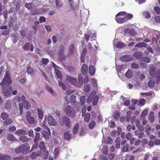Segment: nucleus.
I'll list each match as a JSON object with an SVG mask.
<instances>
[{
	"label": "nucleus",
	"mask_w": 160,
	"mask_h": 160,
	"mask_svg": "<svg viewBox=\"0 0 160 160\" xmlns=\"http://www.w3.org/2000/svg\"><path fill=\"white\" fill-rule=\"evenodd\" d=\"M149 74L151 78H156V83L158 84L160 80V69L156 71V69L153 68H151L149 69Z\"/></svg>",
	"instance_id": "nucleus-1"
},
{
	"label": "nucleus",
	"mask_w": 160,
	"mask_h": 160,
	"mask_svg": "<svg viewBox=\"0 0 160 160\" xmlns=\"http://www.w3.org/2000/svg\"><path fill=\"white\" fill-rule=\"evenodd\" d=\"M99 99V96L96 95V92L95 91L92 92L89 96L87 99V102L88 103H90L92 101V104L94 106L97 105L98 101Z\"/></svg>",
	"instance_id": "nucleus-2"
},
{
	"label": "nucleus",
	"mask_w": 160,
	"mask_h": 160,
	"mask_svg": "<svg viewBox=\"0 0 160 160\" xmlns=\"http://www.w3.org/2000/svg\"><path fill=\"white\" fill-rule=\"evenodd\" d=\"M30 150V147L27 144H24L20 145L15 150V152L17 153L22 152L23 154H25L27 153Z\"/></svg>",
	"instance_id": "nucleus-3"
},
{
	"label": "nucleus",
	"mask_w": 160,
	"mask_h": 160,
	"mask_svg": "<svg viewBox=\"0 0 160 160\" xmlns=\"http://www.w3.org/2000/svg\"><path fill=\"white\" fill-rule=\"evenodd\" d=\"M60 123L62 126H66L69 128L72 126L70 119L68 117L64 116L60 118Z\"/></svg>",
	"instance_id": "nucleus-4"
},
{
	"label": "nucleus",
	"mask_w": 160,
	"mask_h": 160,
	"mask_svg": "<svg viewBox=\"0 0 160 160\" xmlns=\"http://www.w3.org/2000/svg\"><path fill=\"white\" fill-rule=\"evenodd\" d=\"M66 80L68 83L76 87H79V85L76 78L70 76H67Z\"/></svg>",
	"instance_id": "nucleus-5"
},
{
	"label": "nucleus",
	"mask_w": 160,
	"mask_h": 160,
	"mask_svg": "<svg viewBox=\"0 0 160 160\" xmlns=\"http://www.w3.org/2000/svg\"><path fill=\"white\" fill-rule=\"evenodd\" d=\"M12 83V81L10 79V74L7 72L4 76V79L2 81L0 85L2 86L10 85Z\"/></svg>",
	"instance_id": "nucleus-6"
},
{
	"label": "nucleus",
	"mask_w": 160,
	"mask_h": 160,
	"mask_svg": "<svg viewBox=\"0 0 160 160\" xmlns=\"http://www.w3.org/2000/svg\"><path fill=\"white\" fill-rule=\"evenodd\" d=\"M12 88L10 85L2 86V93L4 96L8 97L11 93Z\"/></svg>",
	"instance_id": "nucleus-7"
},
{
	"label": "nucleus",
	"mask_w": 160,
	"mask_h": 160,
	"mask_svg": "<svg viewBox=\"0 0 160 160\" xmlns=\"http://www.w3.org/2000/svg\"><path fill=\"white\" fill-rule=\"evenodd\" d=\"M64 111L66 115L68 117L73 118L75 116L76 113L75 110L71 108L69 105L67 106Z\"/></svg>",
	"instance_id": "nucleus-8"
},
{
	"label": "nucleus",
	"mask_w": 160,
	"mask_h": 160,
	"mask_svg": "<svg viewBox=\"0 0 160 160\" xmlns=\"http://www.w3.org/2000/svg\"><path fill=\"white\" fill-rule=\"evenodd\" d=\"M25 117L27 121L30 124L35 123V119L34 118L31 116V114L30 112H28L26 113Z\"/></svg>",
	"instance_id": "nucleus-9"
},
{
	"label": "nucleus",
	"mask_w": 160,
	"mask_h": 160,
	"mask_svg": "<svg viewBox=\"0 0 160 160\" xmlns=\"http://www.w3.org/2000/svg\"><path fill=\"white\" fill-rule=\"evenodd\" d=\"M124 32L126 34H129L131 36H135L137 34L136 32L133 29L127 28L125 29L124 30Z\"/></svg>",
	"instance_id": "nucleus-10"
},
{
	"label": "nucleus",
	"mask_w": 160,
	"mask_h": 160,
	"mask_svg": "<svg viewBox=\"0 0 160 160\" xmlns=\"http://www.w3.org/2000/svg\"><path fill=\"white\" fill-rule=\"evenodd\" d=\"M48 118V124L49 125L53 126H56L57 125V123L52 116H49Z\"/></svg>",
	"instance_id": "nucleus-11"
},
{
	"label": "nucleus",
	"mask_w": 160,
	"mask_h": 160,
	"mask_svg": "<svg viewBox=\"0 0 160 160\" xmlns=\"http://www.w3.org/2000/svg\"><path fill=\"white\" fill-rule=\"evenodd\" d=\"M74 49V45L73 44H71L69 45L68 49V56H71L73 54Z\"/></svg>",
	"instance_id": "nucleus-12"
},
{
	"label": "nucleus",
	"mask_w": 160,
	"mask_h": 160,
	"mask_svg": "<svg viewBox=\"0 0 160 160\" xmlns=\"http://www.w3.org/2000/svg\"><path fill=\"white\" fill-rule=\"evenodd\" d=\"M143 55V53L140 51H137L134 52L133 56L137 59H140L142 58Z\"/></svg>",
	"instance_id": "nucleus-13"
},
{
	"label": "nucleus",
	"mask_w": 160,
	"mask_h": 160,
	"mask_svg": "<svg viewBox=\"0 0 160 160\" xmlns=\"http://www.w3.org/2000/svg\"><path fill=\"white\" fill-rule=\"evenodd\" d=\"M88 68L87 65L85 64H83L81 68V72L84 75H86L88 71Z\"/></svg>",
	"instance_id": "nucleus-14"
},
{
	"label": "nucleus",
	"mask_w": 160,
	"mask_h": 160,
	"mask_svg": "<svg viewBox=\"0 0 160 160\" xmlns=\"http://www.w3.org/2000/svg\"><path fill=\"white\" fill-rule=\"evenodd\" d=\"M41 133L42 136L46 139L48 140L49 138V134L50 133V132H47L44 130H42L41 131Z\"/></svg>",
	"instance_id": "nucleus-15"
},
{
	"label": "nucleus",
	"mask_w": 160,
	"mask_h": 160,
	"mask_svg": "<svg viewBox=\"0 0 160 160\" xmlns=\"http://www.w3.org/2000/svg\"><path fill=\"white\" fill-rule=\"evenodd\" d=\"M154 113L152 111H150L148 115V119L151 123H153L155 120Z\"/></svg>",
	"instance_id": "nucleus-16"
},
{
	"label": "nucleus",
	"mask_w": 160,
	"mask_h": 160,
	"mask_svg": "<svg viewBox=\"0 0 160 160\" xmlns=\"http://www.w3.org/2000/svg\"><path fill=\"white\" fill-rule=\"evenodd\" d=\"M42 107L37 108V111L38 118L40 119H42L43 117V114L42 110Z\"/></svg>",
	"instance_id": "nucleus-17"
},
{
	"label": "nucleus",
	"mask_w": 160,
	"mask_h": 160,
	"mask_svg": "<svg viewBox=\"0 0 160 160\" xmlns=\"http://www.w3.org/2000/svg\"><path fill=\"white\" fill-rule=\"evenodd\" d=\"M15 133L17 135H24L26 134V131L24 129H19L17 130Z\"/></svg>",
	"instance_id": "nucleus-18"
},
{
	"label": "nucleus",
	"mask_w": 160,
	"mask_h": 160,
	"mask_svg": "<svg viewBox=\"0 0 160 160\" xmlns=\"http://www.w3.org/2000/svg\"><path fill=\"white\" fill-rule=\"evenodd\" d=\"M63 135L64 139L67 140H69L71 139L72 135L69 131L65 132Z\"/></svg>",
	"instance_id": "nucleus-19"
},
{
	"label": "nucleus",
	"mask_w": 160,
	"mask_h": 160,
	"mask_svg": "<svg viewBox=\"0 0 160 160\" xmlns=\"http://www.w3.org/2000/svg\"><path fill=\"white\" fill-rule=\"evenodd\" d=\"M7 139L11 142H14L17 141V139L12 135L9 133L7 136Z\"/></svg>",
	"instance_id": "nucleus-20"
},
{
	"label": "nucleus",
	"mask_w": 160,
	"mask_h": 160,
	"mask_svg": "<svg viewBox=\"0 0 160 160\" xmlns=\"http://www.w3.org/2000/svg\"><path fill=\"white\" fill-rule=\"evenodd\" d=\"M115 18L116 20L118 23H122L126 22L124 17L123 18L118 17H116V16Z\"/></svg>",
	"instance_id": "nucleus-21"
},
{
	"label": "nucleus",
	"mask_w": 160,
	"mask_h": 160,
	"mask_svg": "<svg viewBox=\"0 0 160 160\" xmlns=\"http://www.w3.org/2000/svg\"><path fill=\"white\" fill-rule=\"evenodd\" d=\"M95 72V67L92 65H91L89 68V72L91 75H94Z\"/></svg>",
	"instance_id": "nucleus-22"
},
{
	"label": "nucleus",
	"mask_w": 160,
	"mask_h": 160,
	"mask_svg": "<svg viewBox=\"0 0 160 160\" xmlns=\"http://www.w3.org/2000/svg\"><path fill=\"white\" fill-rule=\"evenodd\" d=\"M10 159V156L0 153V160H9Z\"/></svg>",
	"instance_id": "nucleus-23"
},
{
	"label": "nucleus",
	"mask_w": 160,
	"mask_h": 160,
	"mask_svg": "<svg viewBox=\"0 0 160 160\" xmlns=\"http://www.w3.org/2000/svg\"><path fill=\"white\" fill-rule=\"evenodd\" d=\"M79 127V124L78 123H76L74 125L72 132L73 134H75L78 132Z\"/></svg>",
	"instance_id": "nucleus-24"
},
{
	"label": "nucleus",
	"mask_w": 160,
	"mask_h": 160,
	"mask_svg": "<svg viewBox=\"0 0 160 160\" xmlns=\"http://www.w3.org/2000/svg\"><path fill=\"white\" fill-rule=\"evenodd\" d=\"M30 138L25 136L23 135L20 137L19 138V140L21 141L22 142H25L30 140Z\"/></svg>",
	"instance_id": "nucleus-25"
},
{
	"label": "nucleus",
	"mask_w": 160,
	"mask_h": 160,
	"mask_svg": "<svg viewBox=\"0 0 160 160\" xmlns=\"http://www.w3.org/2000/svg\"><path fill=\"white\" fill-rule=\"evenodd\" d=\"M121 140L120 138L119 137L117 138L115 140L116 143L115 147L116 148L118 149L119 148Z\"/></svg>",
	"instance_id": "nucleus-26"
},
{
	"label": "nucleus",
	"mask_w": 160,
	"mask_h": 160,
	"mask_svg": "<svg viewBox=\"0 0 160 160\" xmlns=\"http://www.w3.org/2000/svg\"><path fill=\"white\" fill-rule=\"evenodd\" d=\"M78 87L82 86L83 83V77L81 75H79L78 76Z\"/></svg>",
	"instance_id": "nucleus-27"
},
{
	"label": "nucleus",
	"mask_w": 160,
	"mask_h": 160,
	"mask_svg": "<svg viewBox=\"0 0 160 160\" xmlns=\"http://www.w3.org/2000/svg\"><path fill=\"white\" fill-rule=\"evenodd\" d=\"M129 148V145L127 144L122 148L121 152H127L128 151Z\"/></svg>",
	"instance_id": "nucleus-28"
},
{
	"label": "nucleus",
	"mask_w": 160,
	"mask_h": 160,
	"mask_svg": "<svg viewBox=\"0 0 160 160\" xmlns=\"http://www.w3.org/2000/svg\"><path fill=\"white\" fill-rule=\"evenodd\" d=\"M3 122V124L5 125H8L13 122V120L11 118L6 119Z\"/></svg>",
	"instance_id": "nucleus-29"
},
{
	"label": "nucleus",
	"mask_w": 160,
	"mask_h": 160,
	"mask_svg": "<svg viewBox=\"0 0 160 160\" xmlns=\"http://www.w3.org/2000/svg\"><path fill=\"white\" fill-rule=\"evenodd\" d=\"M113 117L115 120H118L120 117V112L118 111H116L113 114Z\"/></svg>",
	"instance_id": "nucleus-30"
},
{
	"label": "nucleus",
	"mask_w": 160,
	"mask_h": 160,
	"mask_svg": "<svg viewBox=\"0 0 160 160\" xmlns=\"http://www.w3.org/2000/svg\"><path fill=\"white\" fill-rule=\"evenodd\" d=\"M133 17V15L132 14L129 13H127L124 16V18L125 19V20L126 22L128 20L131 19Z\"/></svg>",
	"instance_id": "nucleus-31"
},
{
	"label": "nucleus",
	"mask_w": 160,
	"mask_h": 160,
	"mask_svg": "<svg viewBox=\"0 0 160 160\" xmlns=\"http://www.w3.org/2000/svg\"><path fill=\"white\" fill-rule=\"evenodd\" d=\"M143 15L144 17L146 18L150 19L151 17V15L149 12L147 11H145L143 12Z\"/></svg>",
	"instance_id": "nucleus-32"
},
{
	"label": "nucleus",
	"mask_w": 160,
	"mask_h": 160,
	"mask_svg": "<svg viewBox=\"0 0 160 160\" xmlns=\"http://www.w3.org/2000/svg\"><path fill=\"white\" fill-rule=\"evenodd\" d=\"M125 75L128 78H131L133 76V72L132 71L128 70L125 73Z\"/></svg>",
	"instance_id": "nucleus-33"
},
{
	"label": "nucleus",
	"mask_w": 160,
	"mask_h": 160,
	"mask_svg": "<svg viewBox=\"0 0 160 160\" xmlns=\"http://www.w3.org/2000/svg\"><path fill=\"white\" fill-rule=\"evenodd\" d=\"M55 72L56 74L57 77L60 79H62L61 74L59 70L57 69H55Z\"/></svg>",
	"instance_id": "nucleus-34"
},
{
	"label": "nucleus",
	"mask_w": 160,
	"mask_h": 160,
	"mask_svg": "<svg viewBox=\"0 0 160 160\" xmlns=\"http://www.w3.org/2000/svg\"><path fill=\"white\" fill-rule=\"evenodd\" d=\"M132 113V112L131 111H128L127 112V116L126 117V120L128 122L130 121L131 118V115Z\"/></svg>",
	"instance_id": "nucleus-35"
},
{
	"label": "nucleus",
	"mask_w": 160,
	"mask_h": 160,
	"mask_svg": "<svg viewBox=\"0 0 160 160\" xmlns=\"http://www.w3.org/2000/svg\"><path fill=\"white\" fill-rule=\"evenodd\" d=\"M39 146L40 149L42 151L46 149L45 147L44 143L43 142L41 141L40 142Z\"/></svg>",
	"instance_id": "nucleus-36"
},
{
	"label": "nucleus",
	"mask_w": 160,
	"mask_h": 160,
	"mask_svg": "<svg viewBox=\"0 0 160 160\" xmlns=\"http://www.w3.org/2000/svg\"><path fill=\"white\" fill-rule=\"evenodd\" d=\"M76 96L74 95H71L70 98V102L72 105L74 104L76 101Z\"/></svg>",
	"instance_id": "nucleus-37"
},
{
	"label": "nucleus",
	"mask_w": 160,
	"mask_h": 160,
	"mask_svg": "<svg viewBox=\"0 0 160 160\" xmlns=\"http://www.w3.org/2000/svg\"><path fill=\"white\" fill-rule=\"evenodd\" d=\"M9 117L8 113L6 112H2L1 114V117L3 120H5Z\"/></svg>",
	"instance_id": "nucleus-38"
},
{
	"label": "nucleus",
	"mask_w": 160,
	"mask_h": 160,
	"mask_svg": "<svg viewBox=\"0 0 160 160\" xmlns=\"http://www.w3.org/2000/svg\"><path fill=\"white\" fill-rule=\"evenodd\" d=\"M24 108L26 109H28L30 108V105L29 101H27L23 102Z\"/></svg>",
	"instance_id": "nucleus-39"
},
{
	"label": "nucleus",
	"mask_w": 160,
	"mask_h": 160,
	"mask_svg": "<svg viewBox=\"0 0 160 160\" xmlns=\"http://www.w3.org/2000/svg\"><path fill=\"white\" fill-rule=\"evenodd\" d=\"M40 137V133L38 132H36L35 138L34 139V142L35 143H37Z\"/></svg>",
	"instance_id": "nucleus-40"
},
{
	"label": "nucleus",
	"mask_w": 160,
	"mask_h": 160,
	"mask_svg": "<svg viewBox=\"0 0 160 160\" xmlns=\"http://www.w3.org/2000/svg\"><path fill=\"white\" fill-rule=\"evenodd\" d=\"M44 152V154L43 156V159L46 160L48 157L49 152L48 150L46 149L42 151Z\"/></svg>",
	"instance_id": "nucleus-41"
},
{
	"label": "nucleus",
	"mask_w": 160,
	"mask_h": 160,
	"mask_svg": "<svg viewBox=\"0 0 160 160\" xmlns=\"http://www.w3.org/2000/svg\"><path fill=\"white\" fill-rule=\"evenodd\" d=\"M86 102V98L85 96H82L80 97V104L82 105H83Z\"/></svg>",
	"instance_id": "nucleus-42"
},
{
	"label": "nucleus",
	"mask_w": 160,
	"mask_h": 160,
	"mask_svg": "<svg viewBox=\"0 0 160 160\" xmlns=\"http://www.w3.org/2000/svg\"><path fill=\"white\" fill-rule=\"evenodd\" d=\"M125 44L122 42H119L117 44L116 47L118 48H122L124 47Z\"/></svg>",
	"instance_id": "nucleus-43"
},
{
	"label": "nucleus",
	"mask_w": 160,
	"mask_h": 160,
	"mask_svg": "<svg viewBox=\"0 0 160 160\" xmlns=\"http://www.w3.org/2000/svg\"><path fill=\"white\" fill-rule=\"evenodd\" d=\"M90 114L88 113H87L84 118V120L86 122H88L90 118Z\"/></svg>",
	"instance_id": "nucleus-44"
},
{
	"label": "nucleus",
	"mask_w": 160,
	"mask_h": 160,
	"mask_svg": "<svg viewBox=\"0 0 160 160\" xmlns=\"http://www.w3.org/2000/svg\"><path fill=\"white\" fill-rule=\"evenodd\" d=\"M11 103L10 101L9 100L7 101L5 107L7 109H10L11 107Z\"/></svg>",
	"instance_id": "nucleus-45"
},
{
	"label": "nucleus",
	"mask_w": 160,
	"mask_h": 160,
	"mask_svg": "<svg viewBox=\"0 0 160 160\" xmlns=\"http://www.w3.org/2000/svg\"><path fill=\"white\" fill-rule=\"evenodd\" d=\"M64 47L62 46L58 51V54L59 56H61L62 55L64 52Z\"/></svg>",
	"instance_id": "nucleus-46"
},
{
	"label": "nucleus",
	"mask_w": 160,
	"mask_h": 160,
	"mask_svg": "<svg viewBox=\"0 0 160 160\" xmlns=\"http://www.w3.org/2000/svg\"><path fill=\"white\" fill-rule=\"evenodd\" d=\"M27 72L30 74H32L33 73L34 71L32 68L30 67H28L27 69Z\"/></svg>",
	"instance_id": "nucleus-47"
},
{
	"label": "nucleus",
	"mask_w": 160,
	"mask_h": 160,
	"mask_svg": "<svg viewBox=\"0 0 160 160\" xmlns=\"http://www.w3.org/2000/svg\"><path fill=\"white\" fill-rule=\"evenodd\" d=\"M90 89V85L89 84H86L84 87V89L85 92H87L89 91Z\"/></svg>",
	"instance_id": "nucleus-48"
},
{
	"label": "nucleus",
	"mask_w": 160,
	"mask_h": 160,
	"mask_svg": "<svg viewBox=\"0 0 160 160\" xmlns=\"http://www.w3.org/2000/svg\"><path fill=\"white\" fill-rule=\"evenodd\" d=\"M104 142L107 144H112V139L110 137H109L104 140Z\"/></svg>",
	"instance_id": "nucleus-49"
},
{
	"label": "nucleus",
	"mask_w": 160,
	"mask_h": 160,
	"mask_svg": "<svg viewBox=\"0 0 160 160\" xmlns=\"http://www.w3.org/2000/svg\"><path fill=\"white\" fill-rule=\"evenodd\" d=\"M95 125V122L94 121H92L89 124V127L90 129H92Z\"/></svg>",
	"instance_id": "nucleus-50"
},
{
	"label": "nucleus",
	"mask_w": 160,
	"mask_h": 160,
	"mask_svg": "<svg viewBox=\"0 0 160 160\" xmlns=\"http://www.w3.org/2000/svg\"><path fill=\"white\" fill-rule=\"evenodd\" d=\"M145 102L146 100L145 99L142 98L139 100L138 104L139 106L144 105L145 103Z\"/></svg>",
	"instance_id": "nucleus-51"
},
{
	"label": "nucleus",
	"mask_w": 160,
	"mask_h": 160,
	"mask_svg": "<svg viewBox=\"0 0 160 160\" xmlns=\"http://www.w3.org/2000/svg\"><path fill=\"white\" fill-rule=\"evenodd\" d=\"M148 114V111L146 109H145L142 112L141 116H140V118L141 117L142 118H145V117L147 114Z\"/></svg>",
	"instance_id": "nucleus-52"
},
{
	"label": "nucleus",
	"mask_w": 160,
	"mask_h": 160,
	"mask_svg": "<svg viewBox=\"0 0 160 160\" xmlns=\"http://www.w3.org/2000/svg\"><path fill=\"white\" fill-rule=\"evenodd\" d=\"M42 62L44 65H46L48 62L49 61V59L46 58H42Z\"/></svg>",
	"instance_id": "nucleus-53"
},
{
	"label": "nucleus",
	"mask_w": 160,
	"mask_h": 160,
	"mask_svg": "<svg viewBox=\"0 0 160 160\" xmlns=\"http://www.w3.org/2000/svg\"><path fill=\"white\" fill-rule=\"evenodd\" d=\"M146 132H147V134L148 135L149 134V132L150 131L151 128L150 126V125L149 124H148L146 125Z\"/></svg>",
	"instance_id": "nucleus-54"
},
{
	"label": "nucleus",
	"mask_w": 160,
	"mask_h": 160,
	"mask_svg": "<svg viewBox=\"0 0 160 160\" xmlns=\"http://www.w3.org/2000/svg\"><path fill=\"white\" fill-rule=\"evenodd\" d=\"M29 46L30 43L29 42H27L24 45L23 48L25 50H28L29 49Z\"/></svg>",
	"instance_id": "nucleus-55"
},
{
	"label": "nucleus",
	"mask_w": 160,
	"mask_h": 160,
	"mask_svg": "<svg viewBox=\"0 0 160 160\" xmlns=\"http://www.w3.org/2000/svg\"><path fill=\"white\" fill-rule=\"evenodd\" d=\"M154 81L150 80L148 82V85L149 87H152L154 86Z\"/></svg>",
	"instance_id": "nucleus-56"
},
{
	"label": "nucleus",
	"mask_w": 160,
	"mask_h": 160,
	"mask_svg": "<svg viewBox=\"0 0 160 160\" xmlns=\"http://www.w3.org/2000/svg\"><path fill=\"white\" fill-rule=\"evenodd\" d=\"M121 61L123 62H126L128 61V57L126 55L122 56L120 58Z\"/></svg>",
	"instance_id": "nucleus-57"
},
{
	"label": "nucleus",
	"mask_w": 160,
	"mask_h": 160,
	"mask_svg": "<svg viewBox=\"0 0 160 160\" xmlns=\"http://www.w3.org/2000/svg\"><path fill=\"white\" fill-rule=\"evenodd\" d=\"M109 126L111 128H114L116 126V124L115 122L112 121H110L109 122Z\"/></svg>",
	"instance_id": "nucleus-58"
},
{
	"label": "nucleus",
	"mask_w": 160,
	"mask_h": 160,
	"mask_svg": "<svg viewBox=\"0 0 160 160\" xmlns=\"http://www.w3.org/2000/svg\"><path fill=\"white\" fill-rule=\"evenodd\" d=\"M39 20L40 22L42 23V22H44L46 21V19L43 16H41L40 17Z\"/></svg>",
	"instance_id": "nucleus-59"
},
{
	"label": "nucleus",
	"mask_w": 160,
	"mask_h": 160,
	"mask_svg": "<svg viewBox=\"0 0 160 160\" xmlns=\"http://www.w3.org/2000/svg\"><path fill=\"white\" fill-rule=\"evenodd\" d=\"M59 85L60 86H61L62 87V89L63 90H65L66 89V85L63 83L62 82H59Z\"/></svg>",
	"instance_id": "nucleus-60"
},
{
	"label": "nucleus",
	"mask_w": 160,
	"mask_h": 160,
	"mask_svg": "<svg viewBox=\"0 0 160 160\" xmlns=\"http://www.w3.org/2000/svg\"><path fill=\"white\" fill-rule=\"evenodd\" d=\"M127 14V12H118L117 14L116 15V17H118L119 16H122L123 15H125Z\"/></svg>",
	"instance_id": "nucleus-61"
},
{
	"label": "nucleus",
	"mask_w": 160,
	"mask_h": 160,
	"mask_svg": "<svg viewBox=\"0 0 160 160\" xmlns=\"http://www.w3.org/2000/svg\"><path fill=\"white\" fill-rule=\"evenodd\" d=\"M154 10L156 13L159 14H160V8L158 7H156L154 8Z\"/></svg>",
	"instance_id": "nucleus-62"
},
{
	"label": "nucleus",
	"mask_w": 160,
	"mask_h": 160,
	"mask_svg": "<svg viewBox=\"0 0 160 160\" xmlns=\"http://www.w3.org/2000/svg\"><path fill=\"white\" fill-rule=\"evenodd\" d=\"M132 67L134 69H138L139 66L135 63H133L131 65Z\"/></svg>",
	"instance_id": "nucleus-63"
},
{
	"label": "nucleus",
	"mask_w": 160,
	"mask_h": 160,
	"mask_svg": "<svg viewBox=\"0 0 160 160\" xmlns=\"http://www.w3.org/2000/svg\"><path fill=\"white\" fill-rule=\"evenodd\" d=\"M115 155V154L114 153H111L108 154V157L110 159L112 160V159H113L114 158Z\"/></svg>",
	"instance_id": "nucleus-64"
}]
</instances>
